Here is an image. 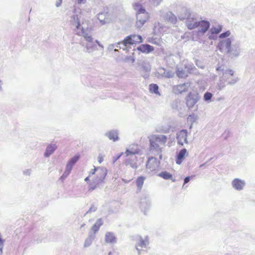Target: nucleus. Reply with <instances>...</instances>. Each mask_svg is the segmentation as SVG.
I'll return each mask as SVG.
<instances>
[{"label":"nucleus","instance_id":"obj_1","mask_svg":"<svg viewBox=\"0 0 255 255\" xmlns=\"http://www.w3.org/2000/svg\"><path fill=\"white\" fill-rule=\"evenodd\" d=\"M107 175L106 168L101 167H95L90 172L89 176L87 177L85 180L88 181L91 178L93 184L89 183L90 190H93L96 188L97 185L101 183L105 179Z\"/></svg>","mask_w":255,"mask_h":255},{"label":"nucleus","instance_id":"obj_2","mask_svg":"<svg viewBox=\"0 0 255 255\" xmlns=\"http://www.w3.org/2000/svg\"><path fill=\"white\" fill-rule=\"evenodd\" d=\"M132 7L136 11V25L138 27H141L148 19V13L146 11L142 4L139 2L133 3Z\"/></svg>","mask_w":255,"mask_h":255},{"label":"nucleus","instance_id":"obj_3","mask_svg":"<svg viewBox=\"0 0 255 255\" xmlns=\"http://www.w3.org/2000/svg\"><path fill=\"white\" fill-rule=\"evenodd\" d=\"M167 140L166 136L163 134H153L149 136V141L151 149L162 151V148L165 145Z\"/></svg>","mask_w":255,"mask_h":255},{"label":"nucleus","instance_id":"obj_4","mask_svg":"<svg viewBox=\"0 0 255 255\" xmlns=\"http://www.w3.org/2000/svg\"><path fill=\"white\" fill-rule=\"evenodd\" d=\"M199 100V94L197 91L190 92L185 97L186 105L189 109H191L195 107Z\"/></svg>","mask_w":255,"mask_h":255},{"label":"nucleus","instance_id":"obj_5","mask_svg":"<svg viewBox=\"0 0 255 255\" xmlns=\"http://www.w3.org/2000/svg\"><path fill=\"white\" fill-rule=\"evenodd\" d=\"M79 155H76L68 161L66 166L65 170L63 175L61 176L60 179L63 180L69 175L73 166L79 160Z\"/></svg>","mask_w":255,"mask_h":255},{"label":"nucleus","instance_id":"obj_6","mask_svg":"<svg viewBox=\"0 0 255 255\" xmlns=\"http://www.w3.org/2000/svg\"><path fill=\"white\" fill-rule=\"evenodd\" d=\"M142 41V38L140 35L133 34L127 36L123 41L122 43L127 46L136 43H140Z\"/></svg>","mask_w":255,"mask_h":255},{"label":"nucleus","instance_id":"obj_7","mask_svg":"<svg viewBox=\"0 0 255 255\" xmlns=\"http://www.w3.org/2000/svg\"><path fill=\"white\" fill-rule=\"evenodd\" d=\"M231 40L230 38L221 41L219 44L218 47L220 51H227L228 52L231 51Z\"/></svg>","mask_w":255,"mask_h":255},{"label":"nucleus","instance_id":"obj_8","mask_svg":"<svg viewBox=\"0 0 255 255\" xmlns=\"http://www.w3.org/2000/svg\"><path fill=\"white\" fill-rule=\"evenodd\" d=\"M189 86L188 83L177 85L173 87V92L175 94H180L188 91Z\"/></svg>","mask_w":255,"mask_h":255},{"label":"nucleus","instance_id":"obj_9","mask_svg":"<svg viewBox=\"0 0 255 255\" xmlns=\"http://www.w3.org/2000/svg\"><path fill=\"white\" fill-rule=\"evenodd\" d=\"M159 161L156 158L153 157H149L146 164V167L151 171H154L158 167Z\"/></svg>","mask_w":255,"mask_h":255},{"label":"nucleus","instance_id":"obj_10","mask_svg":"<svg viewBox=\"0 0 255 255\" xmlns=\"http://www.w3.org/2000/svg\"><path fill=\"white\" fill-rule=\"evenodd\" d=\"M187 133L186 129H182L177 133V139L179 144L183 145L184 143H187Z\"/></svg>","mask_w":255,"mask_h":255},{"label":"nucleus","instance_id":"obj_11","mask_svg":"<svg viewBox=\"0 0 255 255\" xmlns=\"http://www.w3.org/2000/svg\"><path fill=\"white\" fill-rule=\"evenodd\" d=\"M137 50L143 53H149L154 51V48L152 46L148 44H143L137 47Z\"/></svg>","mask_w":255,"mask_h":255},{"label":"nucleus","instance_id":"obj_12","mask_svg":"<svg viewBox=\"0 0 255 255\" xmlns=\"http://www.w3.org/2000/svg\"><path fill=\"white\" fill-rule=\"evenodd\" d=\"M186 25L189 29H193L199 26V21L195 18L188 17L186 21Z\"/></svg>","mask_w":255,"mask_h":255},{"label":"nucleus","instance_id":"obj_13","mask_svg":"<svg viewBox=\"0 0 255 255\" xmlns=\"http://www.w3.org/2000/svg\"><path fill=\"white\" fill-rule=\"evenodd\" d=\"M210 26V23L208 21L205 20H201L199 21L198 32L204 33L208 30Z\"/></svg>","mask_w":255,"mask_h":255},{"label":"nucleus","instance_id":"obj_14","mask_svg":"<svg viewBox=\"0 0 255 255\" xmlns=\"http://www.w3.org/2000/svg\"><path fill=\"white\" fill-rule=\"evenodd\" d=\"M245 185V182L238 178L235 179L232 181V185L233 187L238 190L243 189Z\"/></svg>","mask_w":255,"mask_h":255},{"label":"nucleus","instance_id":"obj_15","mask_svg":"<svg viewBox=\"0 0 255 255\" xmlns=\"http://www.w3.org/2000/svg\"><path fill=\"white\" fill-rule=\"evenodd\" d=\"M187 150L185 148L181 149L176 156V163L180 164L184 160L185 156L187 155Z\"/></svg>","mask_w":255,"mask_h":255},{"label":"nucleus","instance_id":"obj_16","mask_svg":"<svg viewBox=\"0 0 255 255\" xmlns=\"http://www.w3.org/2000/svg\"><path fill=\"white\" fill-rule=\"evenodd\" d=\"M189 70L183 69H178L176 71V75L179 78H185L188 76L189 74Z\"/></svg>","mask_w":255,"mask_h":255},{"label":"nucleus","instance_id":"obj_17","mask_svg":"<svg viewBox=\"0 0 255 255\" xmlns=\"http://www.w3.org/2000/svg\"><path fill=\"white\" fill-rule=\"evenodd\" d=\"M136 249L139 254H140L141 251H144L147 249L146 243L143 240H140L136 245Z\"/></svg>","mask_w":255,"mask_h":255},{"label":"nucleus","instance_id":"obj_18","mask_svg":"<svg viewBox=\"0 0 255 255\" xmlns=\"http://www.w3.org/2000/svg\"><path fill=\"white\" fill-rule=\"evenodd\" d=\"M57 148V146L55 144L49 145L46 149L44 155L45 156L48 157L51 154L54 150Z\"/></svg>","mask_w":255,"mask_h":255},{"label":"nucleus","instance_id":"obj_19","mask_svg":"<svg viewBox=\"0 0 255 255\" xmlns=\"http://www.w3.org/2000/svg\"><path fill=\"white\" fill-rule=\"evenodd\" d=\"M105 241L108 243H113L116 242V239L113 233L108 232L106 234Z\"/></svg>","mask_w":255,"mask_h":255},{"label":"nucleus","instance_id":"obj_20","mask_svg":"<svg viewBox=\"0 0 255 255\" xmlns=\"http://www.w3.org/2000/svg\"><path fill=\"white\" fill-rule=\"evenodd\" d=\"M107 135L110 139L114 141L119 139L118 133L116 131H110L107 133Z\"/></svg>","mask_w":255,"mask_h":255},{"label":"nucleus","instance_id":"obj_21","mask_svg":"<svg viewBox=\"0 0 255 255\" xmlns=\"http://www.w3.org/2000/svg\"><path fill=\"white\" fill-rule=\"evenodd\" d=\"M158 176L165 180L171 179L173 182L175 181V179L172 178V175L167 171H162L160 172L158 174Z\"/></svg>","mask_w":255,"mask_h":255},{"label":"nucleus","instance_id":"obj_22","mask_svg":"<svg viewBox=\"0 0 255 255\" xmlns=\"http://www.w3.org/2000/svg\"><path fill=\"white\" fill-rule=\"evenodd\" d=\"M144 180H145V177H144L143 176H139L136 179V184L137 189L139 191L141 190V189L142 187Z\"/></svg>","mask_w":255,"mask_h":255},{"label":"nucleus","instance_id":"obj_23","mask_svg":"<svg viewBox=\"0 0 255 255\" xmlns=\"http://www.w3.org/2000/svg\"><path fill=\"white\" fill-rule=\"evenodd\" d=\"M149 90L150 93L160 95L158 92V86L155 84H151L149 86Z\"/></svg>","mask_w":255,"mask_h":255},{"label":"nucleus","instance_id":"obj_24","mask_svg":"<svg viewBox=\"0 0 255 255\" xmlns=\"http://www.w3.org/2000/svg\"><path fill=\"white\" fill-rule=\"evenodd\" d=\"M79 35H81L84 36L85 39L88 42L92 41V38L91 36L89 35L87 33L85 32L83 28H82L81 31L77 32Z\"/></svg>","mask_w":255,"mask_h":255},{"label":"nucleus","instance_id":"obj_25","mask_svg":"<svg viewBox=\"0 0 255 255\" xmlns=\"http://www.w3.org/2000/svg\"><path fill=\"white\" fill-rule=\"evenodd\" d=\"M103 222L101 219H100L97 221V222L95 223V224L92 227V230L94 232L98 231L100 227L102 225Z\"/></svg>","mask_w":255,"mask_h":255},{"label":"nucleus","instance_id":"obj_26","mask_svg":"<svg viewBox=\"0 0 255 255\" xmlns=\"http://www.w3.org/2000/svg\"><path fill=\"white\" fill-rule=\"evenodd\" d=\"M222 29V26L220 25H218L215 26H213L211 29V32L212 34H218L219 33Z\"/></svg>","mask_w":255,"mask_h":255},{"label":"nucleus","instance_id":"obj_27","mask_svg":"<svg viewBox=\"0 0 255 255\" xmlns=\"http://www.w3.org/2000/svg\"><path fill=\"white\" fill-rule=\"evenodd\" d=\"M212 94L209 92H206L204 95V99L205 101L210 100L212 97Z\"/></svg>","mask_w":255,"mask_h":255},{"label":"nucleus","instance_id":"obj_28","mask_svg":"<svg viewBox=\"0 0 255 255\" xmlns=\"http://www.w3.org/2000/svg\"><path fill=\"white\" fill-rule=\"evenodd\" d=\"M230 32L229 31H227L225 32H224V33H221L220 36H219V37L220 38H225V37H227L228 36H230Z\"/></svg>","mask_w":255,"mask_h":255},{"label":"nucleus","instance_id":"obj_29","mask_svg":"<svg viewBox=\"0 0 255 255\" xmlns=\"http://www.w3.org/2000/svg\"><path fill=\"white\" fill-rule=\"evenodd\" d=\"M126 154L127 156H128V155H130L134 154L135 152H131L130 150H129L128 149H127V150L126 151Z\"/></svg>","mask_w":255,"mask_h":255},{"label":"nucleus","instance_id":"obj_30","mask_svg":"<svg viewBox=\"0 0 255 255\" xmlns=\"http://www.w3.org/2000/svg\"><path fill=\"white\" fill-rule=\"evenodd\" d=\"M103 160H104L103 156L102 155H99V156L98 157V162L100 163H102L103 161Z\"/></svg>","mask_w":255,"mask_h":255},{"label":"nucleus","instance_id":"obj_31","mask_svg":"<svg viewBox=\"0 0 255 255\" xmlns=\"http://www.w3.org/2000/svg\"><path fill=\"white\" fill-rule=\"evenodd\" d=\"M226 74H228L231 76H233L234 75V71L232 70H228L226 73Z\"/></svg>","mask_w":255,"mask_h":255},{"label":"nucleus","instance_id":"obj_32","mask_svg":"<svg viewBox=\"0 0 255 255\" xmlns=\"http://www.w3.org/2000/svg\"><path fill=\"white\" fill-rule=\"evenodd\" d=\"M62 1L63 0H57L56 1V6L57 7L59 6L61 4Z\"/></svg>","mask_w":255,"mask_h":255},{"label":"nucleus","instance_id":"obj_33","mask_svg":"<svg viewBox=\"0 0 255 255\" xmlns=\"http://www.w3.org/2000/svg\"><path fill=\"white\" fill-rule=\"evenodd\" d=\"M74 25H75V27H76V28L77 29H78L80 26V23L79 21H77V22H75L74 23Z\"/></svg>","mask_w":255,"mask_h":255},{"label":"nucleus","instance_id":"obj_34","mask_svg":"<svg viewBox=\"0 0 255 255\" xmlns=\"http://www.w3.org/2000/svg\"><path fill=\"white\" fill-rule=\"evenodd\" d=\"M190 177H186L184 179V184L187 183L190 181Z\"/></svg>","mask_w":255,"mask_h":255},{"label":"nucleus","instance_id":"obj_35","mask_svg":"<svg viewBox=\"0 0 255 255\" xmlns=\"http://www.w3.org/2000/svg\"><path fill=\"white\" fill-rule=\"evenodd\" d=\"M86 0H77V2L78 4H81L82 3H85Z\"/></svg>","mask_w":255,"mask_h":255},{"label":"nucleus","instance_id":"obj_36","mask_svg":"<svg viewBox=\"0 0 255 255\" xmlns=\"http://www.w3.org/2000/svg\"><path fill=\"white\" fill-rule=\"evenodd\" d=\"M2 245H3V241L1 239H0V246H2Z\"/></svg>","mask_w":255,"mask_h":255},{"label":"nucleus","instance_id":"obj_37","mask_svg":"<svg viewBox=\"0 0 255 255\" xmlns=\"http://www.w3.org/2000/svg\"><path fill=\"white\" fill-rule=\"evenodd\" d=\"M2 83L1 81H0V91H1L2 88H1Z\"/></svg>","mask_w":255,"mask_h":255},{"label":"nucleus","instance_id":"obj_38","mask_svg":"<svg viewBox=\"0 0 255 255\" xmlns=\"http://www.w3.org/2000/svg\"><path fill=\"white\" fill-rule=\"evenodd\" d=\"M159 158H160V159L162 158V154H160Z\"/></svg>","mask_w":255,"mask_h":255},{"label":"nucleus","instance_id":"obj_39","mask_svg":"<svg viewBox=\"0 0 255 255\" xmlns=\"http://www.w3.org/2000/svg\"><path fill=\"white\" fill-rule=\"evenodd\" d=\"M111 255V253L110 252L109 254V255Z\"/></svg>","mask_w":255,"mask_h":255}]
</instances>
